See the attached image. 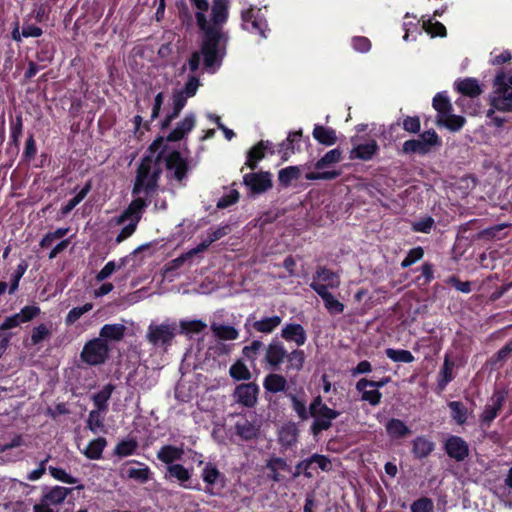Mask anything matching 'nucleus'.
I'll list each match as a JSON object with an SVG mask.
<instances>
[{"label":"nucleus","instance_id":"f257e3e1","mask_svg":"<svg viewBox=\"0 0 512 512\" xmlns=\"http://www.w3.org/2000/svg\"><path fill=\"white\" fill-rule=\"evenodd\" d=\"M196 5L197 26L202 32V55L206 69L220 65L225 55L228 35L220 27L228 18L227 2H213L211 7V23L206 18L210 2H193Z\"/></svg>","mask_w":512,"mask_h":512},{"label":"nucleus","instance_id":"f03ea898","mask_svg":"<svg viewBox=\"0 0 512 512\" xmlns=\"http://www.w3.org/2000/svg\"><path fill=\"white\" fill-rule=\"evenodd\" d=\"M164 141H167L164 137H156L148 146V154L143 156L137 169V176H135L133 191H131L134 196L139 195L141 192L147 195L155 192L161 173H163L160 163L163 161L164 154L168 150V146Z\"/></svg>","mask_w":512,"mask_h":512},{"label":"nucleus","instance_id":"7ed1b4c3","mask_svg":"<svg viewBox=\"0 0 512 512\" xmlns=\"http://www.w3.org/2000/svg\"><path fill=\"white\" fill-rule=\"evenodd\" d=\"M339 416L340 411L328 407L320 395L314 397L310 404V417L314 419L310 426V433L318 437L321 432L330 430L332 421Z\"/></svg>","mask_w":512,"mask_h":512},{"label":"nucleus","instance_id":"20e7f679","mask_svg":"<svg viewBox=\"0 0 512 512\" xmlns=\"http://www.w3.org/2000/svg\"><path fill=\"white\" fill-rule=\"evenodd\" d=\"M442 145L441 137L433 129L419 134V138L404 141L402 153L407 155L417 154L425 156L434 148H440Z\"/></svg>","mask_w":512,"mask_h":512},{"label":"nucleus","instance_id":"39448f33","mask_svg":"<svg viewBox=\"0 0 512 512\" xmlns=\"http://www.w3.org/2000/svg\"><path fill=\"white\" fill-rule=\"evenodd\" d=\"M109 345L100 338H93L84 344L80 359L89 366H100L109 358Z\"/></svg>","mask_w":512,"mask_h":512},{"label":"nucleus","instance_id":"423d86ee","mask_svg":"<svg viewBox=\"0 0 512 512\" xmlns=\"http://www.w3.org/2000/svg\"><path fill=\"white\" fill-rule=\"evenodd\" d=\"M495 92L490 99L492 108L503 113L512 112V87L505 84V73L499 72L494 80Z\"/></svg>","mask_w":512,"mask_h":512},{"label":"nucleus","instance_id":"0eeeda50","mask_svg":"<svg viewBox=\"0 0 512 512\" xmlns=\"http://www.w3.org/2000/svg\"><path fill=\"white\" fill-rule=\"evenodd\" d=\"M243 29L266 39L267 22L262 8L251 5L248 10L242 12Z\"/></svg>","mask_w":512,"mask_h":512},{"label":"nucleus","instance_id":"6e6552de","mask_svg":"<svg viewBox=\"0 0 512 512\" xmlns=\"http://www.w3.org/2000/svg\"><path fill=\"white\" fill-rule=\"evenodd\" d=\"M314 465L326 472L331 471L332 469L331 459L328 458L327 455L315 453L295 465L293 478H297L301 475L307 478H312V470L315 469Z\"/></svg>","mask_w":512,"mask_h":512},{"label":"nucleus","instance_id":"1a4fd4ad","mask_svg":"<svg viewBox=\"0 0 512 512\" xmlns=\"http://www.w3.org/2000/svg\"><path fill=\"white\" fill-rule=\"evenodd\" d=\"M507 396L508 392L505 389H496L492 393L490 400L484 406L483 412L480 413L479 421L481 426L491 427L492 422L495 421L501 408L504 406Z\"/></svg>","mask_w":512,"mask_h":512},{"label":"nucleus","instance_id":"9d476101","mask_svg":"<svg viewBox=\"0 0 512 512\" xmlns=\"http://www.w3.org/2000/svg\"><path fill=\"white\" fill-rule=\"evenodd\" d=\"M289 352L286 350L283 343L277 338L272 339L268 346L265 348L263 362L272 371H276L285 362Z\"/></svg>","mask_w":512,"mask_h":512},{"label":"nucleus","instance_id":"9b49d317","mask_svg":"<svg viewBox=\"0 0 512 512\" xmlns=\"http://www.w3.org/2000/svg\"><path fill=\"white\" fill-rule=\"evenodd\" d=\"M175 336V325L160 324L148 327L147 339L154 346L168 347Z\"/></svg>","mask_w":512,"mask_h":512},{"label":"nucleus","instance_id":"f8f14e48","mask_svg":"<svg viewBox=\"0 0 512 512\" xmlns=\"http://www.w3.org/2000/svg\"><path fill=\"white\" fill-rule=\"evenodd\" d=\"M444 451L455 462H463L470 454V447L460 436L450 435L445 439Z\"/></svg>","mask_w":512,"mask_h":512},{"label":"nucleus","instance_id":"ddd939ff","mask_svg":"<svg viewBox=\"0 0 512 512\" xmlns=\"http://www.w3.org/2000/svg\"><path fill=\"white\" fill-rule=\"evenodd\" d=\"M259 393L260 387L254 382L238 384L234 390V399L243 407L253 408L257 403Z\"/></svg>","mask_w":512,"mask_h":512},{"label":"nucleus","instance_id":"4468645a","mask_svg":"<svg viewBox=\"0 0 512 512\" xmlns=\"http://www.w3.org/2000/svg\"><path fill=\"white\" fill-rule=\"evenodd\" d=\"M163 161L166 163L167 171H173V178L177 182L181 183L185 180L189 171V163L181 156L179 150H172L171 153L164 156Z\"/></svg>","mask_w":512,"mask_h":512},{"label":"nucleus","instance_id":"2eb2a0df","mask_svg":"<svg viewBox=\"0 0 512 512\" xmlns=\"http://www.w3.org/2000/svg\"><path fill=\"white\" fill-rule=\"evenodd\" d=\"M310 288L323 300L324 308L332 315H340L344 312V304L333 297L331 292L327 290V286H323L320 282L310 283Z\"/></svg>","mask_w":512,"mask_h":512},{"label":"nucleus","instance_id":"dca6fc26","mask_svg":"<svg viewBox=\"0 0 512 512\" xmlns=\"http://www.w3.org/2000/svg\"><path fill=\"white\" fill-rule=\"evenodd\" d=\"M148 206V202L146 198H135L130 202L129 206L125 208L124 211L116 218V224L122 225L126 221H130L133 223H139L142 219V215L144 209Z\"/></svg>","mask_w":512,"mask_h":512},{"label":"nucleus","instance_id":"f3484780","mask_svg":"<svg viewBox=\"0 0 512 512\" xmlns=\"http://www.w3.org/2000/svg\"><path fill=\"white\" fill-rule=\"evenodd\" d=\"M243 183L250 188L252 194H261L273 186L270 173L250 172L243 176Z\"/></svg>","mask_w":512,"mask_h":512},{"label":"nucleus","instance_id":"a211bd4d","mask_svg":"<svg viewBox=\"0 0 512 512\" xmlns=\"http://www.w3.org/2000/svg\"><path fill=\"white\" fill-rule=\"evenodd\" d=\"M281 338L286 342H293L297 347H302L307 341V333L299 323H286L281 330Z\"/></svg>","mask_w":512,"mask_h":512},{"label":"nucleus","instance_id":"6ab92c4d","mask_svg":"<svg viewBox=\"0 0 512 512\" xmlns=\"http://www.w3.org/2000/svg\"><path fill=\"white\" fill-rule=\"evenodd\" d=\"M454 367L455 362L450 358L449 354H446L444 357V364H442L440 372L437 374L436 392L438 394L444 392L447 385L453 382L455 377Z\"/></svg>","mask_w":512,"mask_h":512},{"label":"nucleus","instance_id":"aec40b11","mask_svg":"<svg viewBox=\"0 0 512 512\" xmlns=\"http://www.w3.org/2000/svg\"><path fill=\"white\" fill-rule=\"evenodd\" d=\"M195 127V116L193 113H188L185 115L183 120L177 123L176 127L172 129L171 132L166 137L167 142H177L181 141L193 131Z\"/></svg>","mask_w":512,"mask_h":512},{"label":"nucleus","instance_id":"412c9836","mask_svg":"<svg viewBox=\"0 0 512 512\" xmlns=\"http://www.w3.org/2000/svg\"><path fill=\"white\" fill-rule=\"evenodd\" d=\"M379 146L378 143L371 139L365 144H357L350 150V160L370 161L373 160L374 156L378 154Z\"/></svg>","mask_w":512,"mask_h":512},{"label":"nucleus","instance_id":"4be33fe9","mask_svg":"<svg viewBox=\"0 0 512 512\" xmlns=\"http://www.w3.org/2000/svg\"><path fill=\"white\" fill-rule=\"evenodd\" d=\"M411 453L415 459H425L433 453L435 444L426 436H416L411 442Z\"/></svg>","mask_w":512,"mask_h":512},{"label":"nucleus","instance_id":"5701e85b","mask_svg":"<svg viewBox=\"0 0 512 512\" xmlns=\"http://www.w3.org/2000/svg\"><path fill=\"white\" fill-rule=\"evenodd\" d=\"M312 279H314L312 282H323V286H327V289H338L340 287V277L337 273L324 266L316 267Z\"/></svg>","mask_w":512,"mask_h":512},{"label":"nucleus","instance_id":"b1692460","mask_svg":"<svg viewBox=\"0 0 512 512\" xmlns=\"http://www.w3.org/2000/svg\"><path fill=\"white\" fill-rule=\"evenodd\" d=\"M235 434L244 442L252 441L260 435V426L247 419L239 420L235 423Z\"/></svg>","mask_w":512,"mask_h":512},{"label":"nucleus","instance_id":"393cba45","mask_svg":"<svg viewBox=\"0 0 512 512\" xmlns=\"http://www.w3.org/2000/svg\"><path fill=\"white\" fill-rule=\"evenodd\" d=\"M271 148V143L269 140H260L259 143L252 146L250 150L247 152V160L246 166L255 171L257 168V163L264 159L265 152Z\"/></svg>","mask_w":512,"mask_h":512},{"label":"nucleus","instance_id":"a878e982","mask_svg":"<svg viewBox=\"0 0 512 512\" xmlns=\"http://www.w3.org/2000/svg\"><path fill=\"white\" fill-rule=\"evenodd\" d=\"M302 139V131H291L286 137V141L280 144V152L282 161H287L290 155L294 154L295 151H300L299 143Z\"/></svg>","mask_w":512,"mask_h":512},{"label":"nucleus","instance_id":"bb28decb","mask_svg":"<svg viewBox=\"0 0 512 512\" xmlns=\"http://www.w3.org/2000/svg\"><path fill=\"white\" fill-rule=\"evenodd\" d=\"M201 477L202 481L206 484L205 493L210 496L218 495L219 493L214 491V485L218 482L219 478L223 479V475L218 468L210 462L207 463L204 470H202Z\"/></svg>","mask_w":512,"mask_h":512},{"label":"nucleus","instance_id":"cd10ccee","mask_svg":"<svg viewBox=\"0 0 512 512\" xmlns=\"http://www.w3.org/2000/svg\"><path fill=\"white\" fill-rule=\"evenodd\" d=\"M184 456V449L175 445H163L162 448L156 452V458L159 461L170 465H176L175 462L180 461Z\"/></svg>","mask_w":512,"mask_h":512},{"label":"nucleus","instance_id":"c85d7f7f","mask_svg":"<svg viewBox=\"0 0 512 512\" xmlns=\"http://www.w3.org/2000/svg\"><path fill=\"white\" fill-rule=\"evenodd\" d=\"M163 102H164V93L160 92V93L156 94L155 99H154V105H152L150 121L143 123L142 116H140V115L134 116L133 123H134L135 133H137L139 131L140 127H142V126H143L144 130H146V131L149 130V124L154 122L159 117L160 109H161V106H163Z\"/></svg>","mask_w":512,"mask_h":512},{"label":"nucleus","instance_id":"c756f323","mask_svg":"<svg viewBox=\"0 0 512 512\" xmlns=\"http://www.w3.org/2000/svg\"><path fill=\"white\" fill-rule=\"evenodd\" d=\"M166 478L167 479H175V480L179 481L181 487H183V488H188V489L193 488V489L199 490V485L197 487H192V486L186 484L191 478V473L182 464H171V465L167 466Z\"/></svg>","mask_w":512,"mask_h":512},{"label":"nucleus","instance_id":"7c9ffc66","mask_svg":"<svg viewBox=\"0 0 512 512\" xmlns=\"http://www.w3.org/2000/svg\"><path fill=\"white\" fill-rule=\"evenodd\" d=\"M31 318H33V308L31 305H26L21 309L20 313L7 317L2 325H0V330L8 331L12 328L18 327V325L22 323L31 321Z\"/></svg>","mask_w":512,"mask_h":512},{"label":"nucleus","instance_id":"2f4dec72","mask_svg":"<svg viewBox=\"0 0 512 512\" xmlns=\"http://www.w3.org/2000/svg\"><path fill=\"white\" fill-rule=\"evenodd\" d=\"M455 90L465 97L475 98L483 93L479 82L475 78L467 77L463 80L455 82Z\"/></svg>","mask_w":512,"mask_h":512},{"label":"nucleus","instance_id":"473e14b6","mask_svg":"<svg viewBox=\"0 0 512 512\" xmlns=\"http://www.w3.org/2000/svg\"><path fill=\"white\" fill-rule=\"evenodd\" d=\"M263 387L266 392L277 394L286 391L287 381L284 375L272 372L266 374L263 381Z\"/></svg>","mask_w":512,"mask_h":512},{"label":"nucleus","instance_id":"72a5a7b5","mask_svg":"<svg viewBox=\"0 0 512 512\" xmlns=\"http://www.w3.org/2000/svg\"><path fill=\"white\" fill-rule=\"evenodd\" d=\"M387 436L390 439H403L411 434V429L403 420L391 418L385 425Z\"/></svg>","mask_w":512,"mask_h":512},{"label":"nucleus","instance_id":"f704fd0d","mask_svg":"<svg viewBox=\"0 0 512 512\" xmlns=\"http://www.w3.org/2000/svg\"><path fill=\"white\" fill-rule=\"evenodd\" d=\"M312 137L320 145L333 146L337 142L336 131L333 128L326 127L320 124H315L314 130H312Z\"/></svg>","mask_w":512,"mask_h":512},{"label":"nucleus","instance_id":"c9c22d12","mask_svg":"<svg viewBox=\"0 0 512 512\" xmlns=\"http://www.w3.org/2000/svg\"><path fill=\"white\" fill-rule=\"evenodd\" d=\"M115 390V385L112 383H108L104 385V387L99 390V392L92 394L91 400L95 409H99V411H107L109 409V401L111 395Z\"/></svg>","mask_w":512,"mask_h":512},{"label":"nucleus","instance_id":"e433bc0d","mask_svg":"<svg viewBox=\"0 0 512 512\" xmlns=\"http://www.w3.org/2000/svg\"><path fill=\"white\" fill-rule=\"evenodd\" d=\"M72 488L67 487H59L55 486L53 488H50L46 490L44 495H42V501L41 504H62V502L65 500V498L71 494Z\"/></svg>","mask_w":512,"mask_h":512},{"label":"nucleus","instance_id":"4c0bfd02","mask_svg":"<svg viewBox=\"0 0 512 512\" xmlns=\"http://www.w3.org/2000/svg\"><path fill=\"white\" fill-rule=\"evenodd\" d=\"M436 124L438 126H444L448 128L450 132H457L460 131L466 124V118H464L462 115H454L450 112L442 116L437 115Z\"/></svg>","mask_w":512,"mask_h":512},{"label":"nucleus","instance_id":"58836bf2","mask_svg":"<svg viewBox=\"0 0 512 512\" xmlns=\"http://www.w3.org/2000/svg\"><path fill=\"white\" fill-rule=\"evenodd\" d=\"M126 327L121 323L105 324L100 329V339L120 341L125 337Z\"/></svg>","mask_w":512,"mask_h":512},{"label":"nucleus","instance_id":"ea45409f","mask_svg":"<svg viewBox=\"0 0 512 512\" xmlns=\"http://www.w3.org/2000/svg\"><path fill=\"white\" fill-rule=\"evenodd\" d=\"M54 57V45L50 41H38L36 47V58L40 62V67L45 68Z\"/></svg>","mask_w":512,"mask_h":512},{"label":"nucleus","instance_id":"a19ab883","mask_svg":"<svg viewBox=\"0 0 512 512\" xmlns=\"http://www.w3.org/2000/svg\"><path fill=\"white\" fill-rule=\"evenodd\" d=\"M107 411H99L98 409L91 410L88 413L87 419V427L91 432L98 434L100 432H106L105 424V414Z\"/></svg>","mask_w":512,"mask_h":512},{"label":"nucleus","instance_id":"79ce46f5","mask_svg":"<svg viewBox=\"0 0 512 512\" xmlns=\"http://www.w3.org/2000/svg\"><path fill=\"white\" fill-rule=\"evenodd\" d=\"M281 322L282 318L280 316L274 315L272 317H265L261 320L254 321L252 323V327L257 332L270 334L281 324Z\"/></svg>","mask_w":512,"mask_h":512},{"label":"nucleus","instance_id":"37998d69","mask_svg":"<svg viewBox=\"0 0 512 512\" xmlns=\"http://www.w3.org/2000/svg\"><path fill=\"white\" fill-rule=\"evenodd\" d=\"M136 449H138V441L135 438H125L117 443L113 453L118 458H125L134 455Z\"/></svg>","mask_w":512,"mask_h":512},{"label":"nucleus","instance_id":"c03bdc74","mask_svg":"<svg viewBox=\"0 0 512 512\" xmlns=\"http://www.w3.org/2000/svg\"><path fill=\"white\" fill-rule=\"evenodd\" d=\"M230 230L231 229L229 228L228 225H223L213 231H210L208 234V237H206V239L202 240V242L198 243V245L194 248L198 249V251L204 252L210 247V245L212 243L227 236Z\"/></svg>","mask_w":512,"mask_h":512},{"label":"nucleus","instance_id":"a18cd8bd","mask_svg":"<svg viewBox=\"0 0 512 512\" xmlns=\"http://www.w3.org/2000/svg\"><path fill=\"white\" fill-rule=\"evenodd\" d=\"M432 106L437 115L445 116L448 113H453V105L446 92H437L436 96L433 97Z\"/></svg>","mask_w":512,"mask_h":512},{"label":"nucleus","instance_id":"49530a36","mask_svg":"<svg viewBox=\"0 0 512 512\" xmlns=\"http://www.w3.org/2000/svg\"><path fill=\"white\" fill-rule=\"evenodd\" d=\"M210 328L219 340H236L239 337V332L230 325L213 323Z\"/></svg>","mask_w":512,"mask_h":512},{"label":"nucleus","instance_id":"de8ad7c7","mask_svg":"<svg viewBox=\"0 0 512 512\" xmlns=\"http://www.w3.org/2000/svg\"><path fill=\"white\" fill-rule=\"evenodd\" d=\"M106 445L107 442L104 437L91 440V442L88 443L87 448L84 449V455H86L87 459L99 460L102 458V452Z\"/></svg>","mask_w":512,"mask_h":512},{"label":"nucleus","instance_id":"09e8293b","mask_svg":"<svg viewBox=\"0 0 512 512\" xmlns=\"http://www.w3.org/2000/svg\"><path fill=\"white\" fill-rule=\"evenodd\" d=\"M450 409V417L458 425H463L467 422L468 410L467 407L460 401L454 400L448 403Z\"/></svg>","mask_w":512,"mask_h":512},{"label":"nucleus","instance_id":"8fccbe9b","mask_svg":"<svg viewBox=\"0 0 512 512\" xmlns=\"http://www.w3.org/2000/svg\"><path fill=\"white\" fill-rule=\"evenodd\" d=\"M285 360L288 361V365H286V372L293 370L298 373L303 369L304 362L306 361V355L302 349H295L289 352V355Z\"/></svg>","mask_w":512,"mask_h":512},{"label":"nucleus","instance_id":"3c124183","mask_svg":"<svg viewBox=\"0 0 512 512\" xmlns=\"http://www.w3.org/2000/svg\"><path fill=\"white\" fill-rule=\"evenodd\" d=\"M228 373H230L231 378L235 381H250L252 378V373L247 365L240 359L230 366Z\"/></svg>","mask_w":512,"mask_h":512},{"label":"nucleus","instance_id":"603ef678","mask_svg":"<svg viewBox=\"0 0 512 512\" xmlns=\"http://www.w3.org/2000/svg\"><path fill=\"white\" fill-rule=\"evenodd\" d=\"M300 170L298 166H288L278 172V184L286 188L290 187L292 181L299 179Z\"/></svg>","mask_w":512,"mask_h":512},{"label":"nucleus","instance_id":"864d4df0","mask_svg":"<svg viewBox=\"0 0 512 512\" xmlns=\"http://www.w3.org/2000/svg\"><path fill=\"white\" fill-rule=\"evenodd\" d=\"M134 463H137L139 465H142L141 468H130L126 470V475H128V478L141 483L146 484L149 479L151 478V470L148 468V466L144 465L143 463L139 461H133Z\"/></svg>","mask_w":512,"mask_h":512},{"label":"nucleus","instance_id":"5fc2aeb1","mask_svg":"<svg viewBox=\"0 0 512 512\" xmlns=\"http://www.w3.org/2000/svg\"><path fill=\"white\" fill-rule=\"evenodd\" d=\"M206 327V323L201 320H181L180 334H201L203 331H205Z\"/></svg>","mask_w":512,"mask_h":512},{"label":"nucleus","instance_id":"6e6d98bb","mask_svg":"<svg viewBox=\"0 0 512 512\" xmlns=\"http://www.w3.org/2000/svg\"><path fill=\"white\" fill-rule=\"evenodd\" d=\"M341 160V150L339 148L332 149L326 153H324V156H322L321 159L316 161L315 163V169L320 171L325 169L328 166H331L332 164L339 163Z\"/></svg>","mask_w":512,"mask_h":512},{"label":"nucleus","instance_id":"4d7b16f0","mask_svg":"<svg viewBox=\"0 0 512 512\" xmlns=\"http://www.w3.org/2000/svg\"><path fill=\"white\" fill-rule=\"evenodd\" d=\"M385 353L387 358L391 359V361L395 363H412L415 361V357L406 349L388 348Z\"/></svg>","mask_w":512,"mask_h":512},{"label":"nucleus","instance_id":"13d9d810","mask_svg":"<svg viewBox=\"0 0 512 512\" xmlns=\"http://www.w3.org/2000/svg\"><path fill=\"white\" fill-rule=\"evenodd\" d=\"M202 253L201 250H198L196 248H193L191 250H188V252H185L181 254L180 256L174 258L173 260L169 261L166 265L167 271H175L181 267L184 266V264L191 260L194 256Z\"/></svg>","mask_w":512,"mask_h":512},{"label":"nucleus","instance_id":"bf43d9fd","mask_svg":"<svg viewBox=\"0 0 512 512\" xmlns=\"http://www.w3.org/2000/svg\"><path fill=\"white\" fill-rule=\"evenodd\" d=\"M90 191V182L86 183L82 189L74 196V198L68 200L66 205L62 206L61 213L62 215H68L83 199L88 195Z\"/></svg>","mask_w":512,"mask_h":512},{"label":"nucleus","instance_id":"052dcab7","mask_svg":"<svg viewBox=\"0 0 512 512\" xmlns=\"http://www.w3.org/2000/svg\"><path fill=\"white\" fill-rule=\"evenodd\" d=\"M264 344L260 340H253L250 345L243 347L242 354L244 359L251 363V366H256L257 356Z\"/></svg>","mask_w":512,"mask_h":512},{"label":"nucleus","instance_id":"680f3d73","mask_svg":"<svg viewBox=\"0 0 512 512\" xmlns=\"http://www.w3.org/2000/svg\"><path fill=\"white\" fill-rule=\"evenodd\" d=\"M291 409L297 414L299 420L307 421L309 418V408L307 409L306 402L299 399L296 395L290 394Z\"/></svg>","mask_w":512,"mask_h":512},{"label":"nucleus","instance_id":"e2e57ef3","mask_svg":"<svg viewBox=\"0 0 512 512\" xmlns=\"http://www.w3.org/2000/svg\"><path fill=\"white\" fill-rule=\"evenodd\" d=\"M434 227V219L430 216H425L415 220L411 224V230L416 233L429 234Z\"/></svg>","mask_w":512,"mask_h":512},{"label":"nucleus","instance_id":"0e129e2a","mask_svg":"<svg viewBox=\"0 0 512 512\" xmlns=\"http://www.w3.org/2000/svg\"><path fill=\"white\" fill-rule=\"evenodd\" d=\"M424 257V249L421 246H416L407 252V256L400 262V267L406 269Z\"/></svg>","mask_w":512,"mask_h":512},{"label":"nucleus","instance_id":"69168bd1","mask_svg":"<svg viewBox=\"0 0 512 512\" xmlns=\"http://www.w3.org/2000/svg\"><path fill=\"white\" fill-rule=\"evenodd\" d=\"M50 475L57 481L63 482L64 484L74 485L79 482L76 477H73L71 474L65 472L63 468H55L49 467Z\"/></svg>","mask_w":512,"mask_h":512},{"label":"nucleus","instance_id":"338daca9","mask_svg":"<svg viewBox=\"0 0 512 512\" xmlns=\"http://www.w3.org/2000/svg\"><path fill=\"white\" fill-rule=\"evenodd\" d=\"M411 512H434L433 500L427 496L418 498L412 502Z\"/></svg>","mask_w":512,"mask_h":512},{"label":"nucleus","instance_id":"774afa93","mask_svg":"<svg viewBox=\"0 0 512 512\" xmlns=\"http://www.w3.org/2000/svg\"><path fill=\"white\" fill-rule=\"evenodd\" d=\"M511 353H512V339H510L507 342V344H505L503 346V348L499 349V351H497V353L492 355L491 365L492 366H497V364L501 365L503 362H505L509 358Z\"/></svg>","mask_w":512,"mask_h":512}]
</instances>
